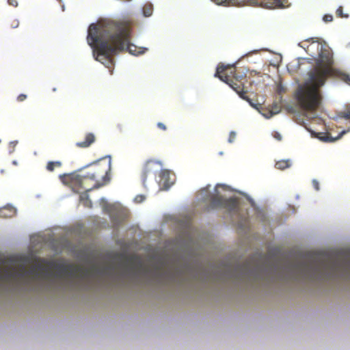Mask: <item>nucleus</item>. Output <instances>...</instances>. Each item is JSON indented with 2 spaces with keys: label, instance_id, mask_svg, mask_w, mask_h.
I'll return each mask as SVG.
<instances>
[{
  "label": "nucleus",
  "instance_id": "obj_1",
  "mask_svg": "<svg viewBox=\"0 0 350 350\" xmlns=\"http://www.w3.org/2000/svg\"><path fill=\"white\" fill-rule=\"evenodd\" d=\"M131 31L129 21H107L89 26L87 41L93 49L94 57L108 68L111 74L114 65L113 57L118 53L126 50L139 55L147 51L131 43Z\"/></svg>",
  "mask_w": 350,
  "mask_h": 350
},
{
  "label": "nucleus",
  "instance_id": "obj_2",
  "mask_svg": "<svg viewBox=\"0 0 350 350\" xmlns=\"http://www.w3.org/2000/svg\"><path fill=\"white\" fill-rule=\"evenodd\" d=\"M312 46L317 48L319 55L315 59V67L308 72L310 83L299 86L296 93L300 107L310 111H314L319 107L322 98L319 88L325 84L327 77L338 76L340 73L334 68L333 54L327 46L318 42H312L306 49L308 53L311 52L310 47Z\"/></svg>",
  "mask_w": 350,
  "mask_h": 350
},
{
  "label": "nucleus",
  "instance_id": "obj_3",
  "mask_svg": "<svg viewBox=\"0 0 350 350\" xmlns=\"http://www.w3.org/2000/svg\"><path fill=\"white\" fill-rule=\"evenodd\" d=\"M82 266L74 264H64L47 260L43 258L36 259L29 269L31 274L37 278H46L52 274L62 279H72L83 273Z\"/></svg>",
  "mask_w": 350,
  "mask_h": 350
},
{
  "label": "nucleus",
  "instance_id": "obj_4",
  "mask_svg": "<svg viewBox=\"0 0 350 350\" xmlns=\"http://www.w3.org/2000/svg\"><path fill=\"white\" fill-rule=\"evenodd\" d=\"M248 69L244 67L236 68L234 65H218L215 77L227 83L243 99L247 100L251 106L257 108L256 105L252 102V100L246 96L247 90L245 88V83Z\"/></svg>",
  "mask_w": 350,
  "mask_h": 350
},
{
  "label": "nucleus",
  "instance_id": "obj_5",
  "mask_svg": "<svg viewBox=\"0 0 350 350\" xmlns=\"http://www.w3.org/2000/svg\"><path fill=\"white\" fill-rule=\"evenodd\" d=\"M341 265L330 256L310 253L305 256L304 261L298 265L297 269L303 275L313 278L323 273H335Z\"/></svg>",
  "mask_w": 350,
  "mask_h": 350
},
{
  "label": "nucleus",
  "instance_id": "obj_6",
  "mask_svg": "<svg viewBox=\"0 0 350 350\" xmlns=\"http://www.w3.org/2000/svg\"><path fill=\"white\" fill-rule=\"evenodd\" d=\"M68 180L70 187L76 193H79L82 190L88 192L105 185V182L97 181L92 176H89L88 172L84 175L71 174L68 177Z\"/></svg>",
  "mask_w": 350,
  "mask_h": 350
},
{
  "label": "nucleus",
  "instance_id": "obj_7",
  "mask_svg": "<svg viewBox=\"0 0 350 350\" xmlns=\"http://www.w3.org/2000/svg\"><path fill=\"white\" fill-rule=\"evenodd\" d=\"M111 168V157L107 156L91 163L88 172L97 181L106 185L110 180L109 172Z\"/></svg>",
  "mask_w": 350,
  "mask_h": 350
},
{
  "label": "nucleus",
  "instance_id": "obj_8",
  "mask_svg": "<svg viewBox=\"0 0 350 350\" xmlns=\"http://www.w3.org/2000/svg\"><path fill=\"white\" fill-rule=\"evenodd\" d=\"M217 5L225 6L260 5L271 8L282 5V0H211Z\"/></svg>",
  "mask_w": 350,
  "mask_h": 350
},
{
  "label": "nucleus",
  "instance_id": "obj_9",
  "mask_svg": "<svg viewBox=\"0 0 350 350\" xmlns=\"http://www.w3.org/2000/svg\"><path fill=\"white\" fill-rule=\"evenodd\" d=\"M210 205L213 208H226L230 212L238 213L239 203L236 198H224L221 196L213 195L210 198Z\"/></svg>",
  "mask_w": 350,
  "mask_h": 350
},
{
  "label": "nucleus",
  "instance_id": "obj_10",
  "mask_svg": "<svg viewBox=\"0 0 350 350\" xmlns=\"http://www.w3.org/2000/svg\"><path fill=\"white\" fill-rule=\"evenodd\" d=\"M162 164L159 161L154 160H148L144 165L143 169V176L145 180L147 175L150 173L155 174L161 168Z\"/></svg>",
  "mask_w": 350,
  "mask_h": 350
},
{
  "label": "nucleus",
  "instance_id": "obj_11",
  "mask_svg": "<svg viewBox=\"0 0 350 350\" xmlns=\"http://www.w3.org/2000/svg\"><path fill=\"white\" fill-rule=\"evenodd\" d=\"M95 142V136L93 133H88L85 137L83 142H77L76 146L81 148H85L89 147L92 144Z\"/></svg>",
  "mask_w": 350,
  "mask_h": 350
},
{
  "label": "nucleus",
  "instance_id": "obj_12",
  "mask_svg": "<svg viewBox=\"0 0 350 350\" xmlns=\"http://www.w3.org/2000/svg\"><path fill=\"white\" fill-rule=\"evenodd\" d=\"M16 209L11 206H5L0 208V217L9 218L16 215Z\"/></svg>",
  "mask_w": 350,
  "mask_h": 350
},
{
  "label": "nucleus",
  "instance_id": "obj_13",
  "mask_svg": "<svg viewBox=\"0 0 350 350\" xmlns=\"http://www.w3.org/2000/svg\"><path fill=\"white\" fill-rule=\"evenodd\" d=\"M291 165V163L290 160H281L275 163V167L278 170H284L289 167Z\"/></svg>",
  "mask_w": 350,
  "mask_h": 350
},
{
  "label": "nucleus",
  "instance_id": "obj_14",
  "mask_svg": "<svg viewBox=\"0 0 350 350\" xmlns=\"http://www.w3.org/2000/svg\"><path fill=\"white\" fill-rule=\"evenodd\" d=\"M80 201L83 203V206L88 208L92 207V202L88 195L87 192L82 193L80 196Z\"/></svg>",
  "mask_w": 350,
  "mask_h": 350
},
{
  "label": "nucleus",
  "instance_id": "obj_15",
  "mask_svg": "<svg viewBox=\"0 0 350 350\" xmlns=\"http://www.w3.org/2000/svg\"><path fill=\"white\" fill-rule=\"evenodd\" d=\"M142 10L144 15L148 17L152 15L153 12V6L151 3H147L144 5Z\"/></svg>",
  "mask_w": 350,
  "mask_h": 350
},
{
  "label": "nucleus",
  "instance_id": "obj_16",
  "mask_svg": "<svg viewBox=\"0 0 350 350\" xmlns=\"http://www.w3.org/2000/svg\"><path fill=\"white\" fill-rule=\"evenodd\" d=\"M62 166V163L60 161H49L46 165V170L49 172H53L55 167H60Z\"/></svg>",
  "mask_w": 350,
  "mask_h": 350
},
{
  "label": "nucleus",
  "instance_id": "obj_17",
  "mask_svg": "<svg viewBox=\"0 0 350 350\" xmlns=\"http://www.w3.org/2000/svg\"><path fill=\"white\" fill-rule=\"evenodd\" d=\"M281 110V105L278 103H273L271 105V109L270 111L271 115L278 113Z\"/></svg>",
  "mask_w": 350,
  "mask_h": 350
},
{
  "label": "nucleus",
  "instance_id": "obj_18",
  "mask_svg": "<svg viewBox=\"0 0 350 350\" xmlns=\"http://www.w3.org/2000/svg\"><path fill=\"white\" fill-rule=\"evenodd\" d=\"M336 16L340 18H348L349 15L343 13V8L342 6L338 7L336 12Z\"/></svg>",
  "mask_w": 350,
  "mask_h": 350
},
{
  "label": "nucleus",
  "instance_id": "obj_19",
  "mask_svg": "<svg viewBox=\"0 0 350 350\" xmlns=\"http://www.w3.org/2000/svg\"><path fill=\"white\" fill-rule=\"evenodd\" d=\"M236 137V133L234 131H231L229 135L228 142L232 143L234 141Z\"/></svg>",
  "mask_w": 350,
  "mask_h": 350
},
{
  "label": "nucleus",
  "instance_id": "obj_20",
  "mask_svg": "<svg viewBox=\"0 0 350 350\" xmlns=\"http://www.w3.org/2000/svg\"><path fill=\"white\" fill-rule=\"evenodd\" d=\"M323 21L326 23L331 22L333 21V16L331 14H325L323 16Z\"/></svg>",
  "mask_w": 350,
  "mask_h": 350
},
{
  "label": "nucleus",
  "instance_id": "obj_21",
  "mask_svg": "<svg viewBox=\"0 0 350 350\" xmlns=\"http://www.w3.org/2000/svg\"><path fill=\"white\" fill-rule=\"evenodd\" d=\"M145 199V197L143 195H138L135 197V201L137 203L142 202Z\"/></svg>",
  "mask_w": 350,
  "mask_h": 350
},
{
  "label": "nucleus",
  "instance_id": "obj_22",
  "mask_svg": "<svg viewBox=\"0 0 350 350\" xmlns=\"http://www.w3.org/2000/svg\"><path fill=\"white\" fill-rule=\"evenodd\" d=\"M19 25V21L16 19H14L10 24L12 28H16Z\"/></svg>",
  "mask_w": 350,
  "mask_h": 350
},
{
  "label": "nucleus",
  "instance_id": "obj_23",
  "mask_svg": "<svg viewBox=\"0 0 350 350\" xmlns=\"http://www.w3.org/2000/svg\"><path fill=\"white\" fill-rule=\"evenodd\" d=\"M27 98V95L25 94H21L17 97V100L18 102H23Z\"/></svg>",
  "mask_w": 350,
  "mask_h": 350
},
{
  "label": "nucleus",
  "instance_id": "obj_24",
  "mask_svg": "<svg viewBox=\"0 0 350 350\" xmlns=\"http://www.w3.org/2000/svg\"><path fill=\"white\" fill-rule=\"evenodd\" d=\"M284 92H285V89H284V88L281 84H280V85H278L277 86V92L279 94H282Z\"/></svg>",
  "mask_w": 350,
  "mask_h": 350
},
{
  "label": "nucleus",
  "instance_id": "obj_25",
  "mask_svg": "<svg viewBox=\"0 0 350 350\" xmlns=\"http://www.w3.org/2000/svg\"><path fill=\"white\" fill-rule=\"evenodd\" d=\"M312 186L315 189V190H317V191H319V189H320L319 183V182L317 180H312Z\"/></svg>",
  "mask_w": 350,
  "mask_h": 350
},
{
  "label": "nucleus",
  "instance_id": "obj_26",
  "mask_svg": "<svg viewBox=\"0 0 350 350\" xmlns=\"http://www.w3.org/2000/svg\"><path fill=\"white\" fill-rule=\"evenodd\" d=\"M8 3L10 5H12L13 7H17L18 6V1L17 0H8Z\"/></svg>",
  "mask_w": 350,
  "mask_h": 350
},
{
  "label": "nucleus",
  "instance_id": "obj_27",
  "mask_svg": "<svg viewBox=\"0 0 350 350\" xmlns=\"http://www.w3.org/2000/svg\"><path fill=\"white\" fill-rule=\"evenodd\" d=\"M157 126L161 130H163V131H166L167 130L166 126L163 123H162V122H158Z\"/></svg>",
  "mask_w": 350,
  "mask_h": 350
},
{
  "label": "nucleus",
  "instance_id": "obj_28",
  "mask_svg": "<svg viewBox=\"0 0 350 350\" xmlns=\"http://www.w3.org/2000/svg\"><path fill=\"white\" fill-rule=\"evenodd\" d=\"M137 257H135V256H131V257L129 258L126 260V261H127V262H128V263H129V264H132V263L135 262L137 261Z\"/></svg>",
  "mask_w": 350,
  "mask_h": 350
},
{
  "label": "nucleus",
  "instance_id": "obj_29",
  "mask_svg": "<svg viewBox=\"0 0 350 350\" xmlns=\"http://www.w3.org/2000/svg\"><path fill=\"white\" fill-rule=\"evenodd\" d=\"M18 286H0V291L5 290L7 287L10 289V287H18Z\"/></svg>",
  "mask_w": 350,
  "mask_h": 350
},
{
  "label": "nucleus",
  "instance_id": "obj_30",
  "mask_svg": "<svg viewBox=\"0 0 350 350\" xmlns=\"http://www.w3.org/2000/svg\"><path fill=\"white\" fill-rule=\"evenodd\" d=\"M250 275V273H249V271L247 270H244V273H243V277H249Z\"/></svg>",
  "mask_w": 350,
  "mask_h": 350
},
{
  "label": "nucleus",
  "instance_id": "obj_31",
  "mask_svg": "<svg viewBox=\"0 0 350 350\" xmlns=\"http://www.w3.org/2000/svg\"><path fill=\"white\" fill-rule=\"evenodd\" d=\"M274 137L278 139V140H280L281 139V135L279 134V133H276Z\"/></svg>",
  "mask_w": 350,
  "mask_h": 350
},
{
  "label": "nucleus",
  "instance_id": "obj_32",
  "mask_svg": "<svg viewBox=\"0 0 350 350\" xmlns=\"http://www.w3.org/2000/svg\"><path fill=\"white\" fill-rule=\"evenodd\" d=\"M16 144H17V142H12L10 143V144H12V145L13 146V147H14V146H16Z\"/></svg>",
  "mask_w": 350,
  "mask_h": 350
},
{
  "label": "nucleus",
  "instance_id": "obj_33",
  "mask_svg": "<svg viewBox=\"0 0 350 350\" xmlns=\"http://www.w3.org/2000/svg\"><path fill=\"white\" fill-rule=\"evenodd\" d=\"M108 211H111V208H112V206L111 205H109V207H108Z\"/></svg>",
  "mask_w": 350,
  "mask_h": 350
},
{
  "label": "nucleus",
  "instance_id": "obj_34",
  "mask_svg": "<svg viewBox=\"0 0 350 350\" xmlns=\"http://www.w3.org/2000/svg\"><path fill=\"white\" fill-rule=\"evenodd\" d=\"M53 91H54V92L56 91V88H53Z\"/></svg>",
  "mask_w": 350,
  "mask_h": 350
},
{
  "label": "nucleus",
  "instance_id": "obj_35",
  "mask_svg": "<svg viewBox=\"0 0 350 350\" xmlns=\"http://www.w3.org/2000/svg\"><path fill=\"white\" fill-rule=\"evenodd\" d=\"M35 286H36V287H38V285H36Z\"/></svg>",
  "mask_w": 350,
  "mask_h": 350
}]
</instances>
